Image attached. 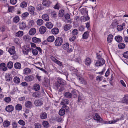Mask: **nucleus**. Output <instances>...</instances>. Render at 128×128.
Instances as JSON below:
<instances>
[{
	"label": "nucleus",
	"instance_id": "obj_1",
	"mask_svg": "<svg viewBox=\"0 0 128 128\" xmlns=\"http://www.w3.org/2000/svg\"><path fill=\"white\" fill-rule=\"evenodd\" d=\"M63 41V40L62 37H58L55 40V45L56 46H60L62 44Z\"/></svg>",
	"mask_w": 128,
	"mask_h": 128
},
{
	"label": "nucleus",
	"instance_id": "obj_2",
	"mask_svg": "<svg viewBox=\"0 0 128 128\" xmlns=\"http://www.w3.org/2000/svg\"><path fill=\"white\" fill-rule=\"evenodd\" d=\"M105 63V60L103 58H101L96 61L95 64L96 66H99L104 64Z\"/></svg>",
	"mask_w": 128,
	"mask_h": 128
},
{
	"label": "nucleus",
	"instance_id": "obj_3",
	"mask_svg": "<svg viewBox=\"0 0 128 128\" xmlns=\"http://www.w3.org/2000/svg\"><path fill=\"white\" fill-rule=\"evenodd\" d=\"M34 79V77L31 75L26 76L24 78V80L27 82H30Z\"/></svg>",
	"mask_w": 128,
	"mask_h": 128
},
{
	"label": "nucleus",
	"instance_id": "obj_4",
	"mask_svg": "<svg viewBox=\"0 0 128 128\" xmlns=\"http://www.w3.org/2000/svg\"><path fill=\"white\" fill-rule=\"evenodd\" d=\"M51 59L55 63L60 66H63V65L62 62L56 59L54 57L52 56L50 57Z\"/></svg>",
	"mask_w": 128,
	"mask_h": 128
},
{
	"label": "nucleus",
	"instance_id": "obj_5",
	"mask_svg": "<svg viewBox=\"0 0 128 128\" xmlns=\"http://www.w3.org/2000/svg\"><path fill=\"white\" fill-rule=\"evenodd\" d=\"M7 69L6 65L4 63H1L0 64V70L4 71H6Z\"/></svg>",
	"mask_w": 128,
	"mask_h": 128
},
{
	"label": "nucleus",
	"instance_id": "obj_6",
	"mask_svg": "<svg viewBox=\"0 0 128 128\" xmlns=\"http://www.w3.org/2000/svg\"><path fill=\"white\" fill-rule=\"evenodd\" d=\"M70 71H73L72 73L75 74L77 76V78L79 76H80L79 73L78 72V70L72 67H71L70 68Z\"/></svg>",
	"mask_w": 128,
	"mask_h": 128
},
{
	"label": "nucleus",
	"instance_id": "obj_7",
	"mask_svg": "<svg viewBox=\"0 0 128 128\" xmlns=\"http://www.w3.org/2000/svg\"><path fill=\"white\" fill-rule=\"evenodd\" d=\"M5 78L6 81L8 82L12 80V76L9 74L7 73L5 75Z\"/></svg>",
	"mask_w": 128,
	"mask_h": 128
},
{
	"label": "nucleus",
	"instance_id": "obj_8",
	"mask_svg": "<svg viewBox=\"0 0 128 128\" xmlns=\"http://www.w3.org/2000/svg\"><path fill=\"white\" fill-rule=\"evenodd\" d=\"M94 119L98 122H102V120L100 116L97 113H96L94 116Z\"/></svg>",
	"mask_w": 128,
	"mask_h": 128
},
{
	"label": "nucleus",
	"instance_id": "obj_9",
	"mask_svg": "<svg viewBox=\"0 0 128 128\" xmlns=\"http://www.w3.org/2000/svg\"><path fill=\"white\" fill-rule=\"evenodd\" d=\"M56 80L58 83L61 85H64L65 84V81L60 78L59 77Z\"/></svg>",
	"mask_w": 128,
	"mask_h": 128
},
{
	"label": "nucleus",
	"instance_id": "obj_10",
	"mask_svg": "<svg viewBox=\"0 0 128 128\" xmlns=\"http://www.w3.org/2000/svg\"><path fill=\"white\" fill-rule=\"evenodd\" d=\"M14 107L12 105H9L7 106L6 108V110L10 112L12 111L14 109Z\"/></svg>",
	"mask_w": 128,
	"mask_h": 128
},
{
	"label": "nucleus",
	"instance_id": "obj_11",
	"mask_svg": "<svg viewBox=\"0 0 128 128\" xmlns=\"http://www.w3.org/2000/svg\"><path fill=\"white\" fill-rule=\"evenodd\" d=\"M34 104L36 106H38L42 104V102L40 100H37L34 101Z\"/></svg>",
	"mask_w": 128,
	"mask_h": 128
},
{
	"label": "nucleus",
	"instance_id": "obj_12",
	"mask_svg": "<svg viewBox=\"0 0 128 128\" xmlns=\"http://www.w3.org/2000/svg\"><path fill=\"white\" fill-rule=\"evenodd\" d=\"M15 50V47L14 46H12L9 49L8 52L11 55H13L16 53Z\"/></svg>",
	"mask_w": 128,
	"mask_h": 128
},
{
	"label": "nucleus",
	"instance_id": "obj_13",
	"mask_svg": "<svg viewBox=\"0 0 128 128\" xmlns=\"http://www.w3.org/2000/svg\"><path fill=\"white\" fill-rule=\"evenodd\" d=\"M42 4L44 6H50L52 2L48 0H42Z\"/></svg>",
	"mask_w": 128,
	"mask_h": 128
},
{
	"label": "nucleus",
	"instance_id": "obj_14",
	"mask_svg": "<svg viewBox=\"0 0 128 128\" xmlns=\"http://www.w3.org/2000/svg\"><path fill=\"white\" fill-rule=\"evenodd\" d=\"M28 10L30 12V13L31 14H34L35 8L34 7L32 6H30L28 8Z\"/></svg>",
	"mask_w": 128,
	"mask_h": 128
},
{
	"label": "nucleus",
	"instance_id": "obj_15",
	"mask_svg": "<svg viewBox=\"0 0 128 128\" xmlns=\"http://www.w3.org/2000/svg\"><path fill=\"white\" fill-rule=\"evenodd\" d=\"M46 30V28L45 26H42L40 28L39 31L40 34H43L45 32Z\"/></svg>",
	"mask_w": 128,
	"mask_h": 128
},
{
	"label": "nucleus",
	"instance_id": "obj_16",
	"mask_svg": "<svg viewBox=\"0 0 128 128\" xmlns=\"http://www.w3.org/2000/svg\"><path fill=\"white\" fill-rule=\"evenodd\" d=\"M47 117L46 113L45 112H42L40 114V117L41 119H44L46 118Z\"/></svg>",
	"mask_w": 128,
	"mask_h": 128
},
{
	"label": "nucleus",
	"instance_id": "obj_17",
	"mask_svg": "<svg viewBox=\"0 0 128 128\" xmlns=\"http://www.w3.org/2000/svg\"><path fill=\"white\" fill-rule=\"evenodd\" d=\"M91 59L89 58H86L84 62L85 64L87 66H89L91 63Z\"/></svg>",
	"mask_w": 128,
	"mask_h": 128
},
{
	"label": "nucleus",
	"instance_id": "obj_18",
	"mask_svg": "<svg viewBox=\"0 0 128 128\" xmlns=\"http://www.w3.org/2000/svg\"><path fill=\"white\" fill-rule=\"evenodd\" d=\"M72 26L70 24H66L63 27L64 30L65 31L69 30L72 28Z\"/></svg>",
	"mask_w": 128,
	"mask_h": 128
},
{
	"label": "nucleus",
	"instance_id": "obj_19",
	"mask_svg": "<svg viewBox=\"0 0 128 128\" xmlns=\"http://www.w3.org/2000/svg\"><path fill=\"white\" fill-rule=\"evenodd\" d=\"M14 66L16 69H20L21 67V64L19 62H16L14 64Z\"/></svg>",
	"mask_w": 128,
	"mask_h": 128
},
{
	"label": "nucleus",
	"instance_id": "obj_20",
	"mask_svg": "<svg viewBox=\"0 0 128 128\" xmlns=\"http://www.w3.org/2000/svg\"><path fill=\"white\" fill-rule=\"evenodd\" d=\"M78 79L80 81L81 84L84 85L86 84H87V82L85 80L84 78L81 77L80 76H79L78 77Z\"/></svg>",
	"mask_w": 128,
	"mask_h": 128
},
{
	"label": "nucleus",
	"instance_id": "obj_21",
	"mask_svg": "<svg viewBox=\"0 0 128 128\" xmlns=\"http://www.w3.org/2000/svg\"><path fill=\"white\" fill-rule=\"evenodd\" d=\"M32 102L30 101H27L25 103V106L26 107L28 108H30L32 106Z\"/></svg>",
	"mask_w": 128,
	"mask_h": 128
},
{
	"label": "nucleus",
	"instance_id": "obj_22",
	"mask_svg": "<svg viewBox=\"0 0 128 128\" xmlns=\"http://www.w3.org/2000/svg\"><path fill=\"white\" fill-rule=\"evenodd\" d=\"M70 102L69 100L67 99H63L60 103L62 105H65L68 104Z\"/></svg>",
	"mask_w": 128,
	"mask_h": 128
},
{
	"label": "nucleus",
	"instance_id": "obj_23",
	"mask_svg": "<svg viewBox=\"0 0 128 128\" xmlns=\"http://www.w3.org/2000/svg\"><path fill=\"white\" fill-rule=\"evenodd\" d=\"M51 31L52 34H58L59 32V29L57 28H53L52 30Z\"/></svg>",
	"mask_w": 128,
	"mask_h": 128
},
{
	"label": "nucleus",
	"instance_id": "obj_24",
	"mask_svg": "<svg viewBox=\"0 0 128 128\" xmlns=\"http://www.w3.org/2000/svg\"><path fill=\"white\" fill-rule=\"evenodd\" d=\"M33 42L34 43H39L41 41V39L40 38H38L36 37H34L32 38Z\"/></svg>",
	"mask_w": 128,
	"mask_h": 128
},
{
	"label": "nucleus",
	"instance_id": "obj_25",
	"mask_svg": "<svg viewBox=\"0 0 128 128\" xmlns=\"http://www.w3.org/2000/svg\"><path fill=\"white\" fill-rule=\"evenodd\" d=\"M115 40L118 42H120L122 40V38L120 36H116L115 37Z\"/></svg>",
	"mask_w": 128,
	"mask_h": 128
},
{
	"label": "nucleus",
	"instance_id": "obj_26",
	"mask_svg": "<svg viewBox=\"0 0 128 128\" xmlns=\"http://www.w3.org/2000/svg\"><path fill=\"white\" fill-rule=\"evenodd\" d=\"M26 26V23L24 22H22L20 24L19 28L20 29L23 30L25 28Z\"/></svg>",
	"mask_w": 128,
	"mask_h": 128
},
{
	"label": "nucleus",
	"instance_id": "obj_27",
	"mask_svg": "<svg viewBox=\"0 0 128 128\" xmlns=\"http://www.w3.org/2000/svg\"><path fill=\"white\" fill-rule=\"evenodd\" d=\"M42 18L44 20L47 21L49 20V16L46 14H44L42 15Z\"/></svg>",
	"mask_w": 128,
	"mask_h": 128
},
{
	"label": "nucleus",
	"instance_id": "obj_28",
	"mask_svg": "<svg viewBox=\"0 0 128 128\" xmlns=\"http://www.w3.org/2000/svg\"><path fill=\"white\" fill-rule=\"evenodd\" d=\"M64 96L66 98H70L72 97V94L69 92H66L64 94Z\"/></svg>",
	"mask_w": 128,
	"mask_h": 128
},
{
	"label": "nucleus",
	"instance_id": "obj_29",
	"mask_svg": "<svg viewBox=\"0 0 128 128\" xmlns=\"http://www.w3.org/2000/svg\"><path fill=\"white\" fill-rule=\"evenodd\" d=\"M90 19V18L88 16H82L80 17V20L82 22H85L88 20Z\"/></svg>",
	"mask_w": 128,
	"mask_h": 128
},
{
	"label": "nucleus",
	"instance_id": "obj_30",
	"mask_svg": "<svg viewBox=\"0 0 128 128\" xmlns=\"http://www.w3.org/2000/svg\"><path fill=\"white\" fill-rule=\"evenodd\" d=\"M46 26L49 29L52 28L53 26L52 24L49 22H47L46 23Z\"/></svg>",
	"mask_w": 128,
	"mask_h": 128
},
{
	"label": "nucleus",
	"instance_id": "obj_31",
	"mask_svg": "<svg viewBox=\"0 0 128 128\" xmlns=\"http://www.w3.org/2000/svg\"><path fill=\"white\" fill-rule=\"evenodd\" d=\"M44 84L46 87L49 86L50 85V80L48 79H46L44 81Z\"/></svg>",
	"mask_w": 128,
	"mask_h": 128
},
{
	"label": "nucleus",
	"instance_id": "obj_32",
	"mask_svg": "<svg viewBox=\"0 0 128 128\" xmlns=\"http://www.w3.org/2000/svg\"><path fill=\"white\" fill-rule=\"evenodd\" d=\"M13 80L14 82L17 84H19L20 82V80L18 76H15L14 79Z\"/></svg>",
	"mask_w": 128,
	"mask_h": 128
},
{
	"label": "nucleus",
	"instance_id": "obj_33",
	"mask_svg": "<svg viewBox=\"0 0 128 128\" xmlns=\"http://www.w3.org/2000/svg\"><path fill=\"white\" fill-rule=\"evenodd\" d=\"M89 35V33L88 31L85 32L82 35V38L84 39L87 38Z\"/></svg>",
	"mask_w": 128,
	"mask_h": 128
},
{
	"label": "nucleus",
	"instance_id": "obj_34",
	"mask_svg": "<svg viewBox=\"0 0 128 128\" xmlns=\"http://www.w3.org/2000/svg\"><path fill=\"white\" fill-rule=\"evenodd\" d=\"M113 36L112 34H109L107 38V41L108 42L110 43L112 41Z\"/></svg>",
	"mask_w": 128,
	"mask_h": 128
},
{
	"label": "nucleus",
	"instance_id": "obj_35",
	"mask_svg": "<svg viewBox=\"0 0 128 128\" xmlns=\"http://www.w3.org/2000/svg\"><path fill=\"white\" fill-rule=\"evenodd\" d=\"M36 29L35 28H32L29 31V34L30 35H33L36 33Z\"/></svg>",
	"mask_w": 128,
	"mask_h": 128
},
{
	"label": "nucleus",
	"instance_id": "obj_36",
	"mask_svg": "<svg viewBox=\"0 0 128 128\" xmlns=\"http://www.w3.org/2000/svg\"><path fill=\"white\" fill-rule=\"evenodd\" d=\"M36 23L37 24L38 26H41L43 24L44 21L42 19H38L36 21Z\"/></svg>",
	"mask_w": 128,
	"mask_h": 128
},
{
	"label": "nucleus",
	"instance_id": "obj_37",
	"mask_svg": "<svg viewBox=\"0 0 128 128\" xmlns=\"http://www.w3.org/2000/svg\"><path fill=\"white\" fill-rule=\"evenodd\" d=\"M23 71L24 73V74H28L30 73L31 70L29 68H26L24 69Z\"/></svg>",
	"mask_w": 128,
	"mask_h": 128
},
{
	"label": "nucleus",
	"instance_id": "obj_38",
	"mask_svg": "<svg viewBox=\"0 0 128 128\" xmlns=\"http://www.w3.org/2000/svg\"><path fill=\"white\" fill-rule=\"evenodd\" d=\"M23 34V32L22 31H19L16 33V36L19 37L22 36Z\"/></svg>",
	"mask_w": 128,
	"mask_h": 128
},
{
	"label": "nucleus",
	"instance_id": "obj_39",
	"mask_svg": "<svg viewBox=\"0 0 128 128\" xmlns=\"http://www.w3.org/2000/svg\"><path fill=\"white\" fill-rule=\"evenodd\" d=\"M69 44L68 43L64 44L62 46L63 48L65 50H67L69 48Z\"/></svg>",
	"mask_w": 128,
	"mask_h": 128
},
{
	"label": "nucleus",
	"instance_id": "obj_40",
	"mask_svg": "<svg viewBox=\"0 0 128 128\" xmlns=\"http://www.w3.org/2000/svg\"><path fill=\"white\" fill-rule=\"evenodd\" d=\"M10 124V121L6 120L4 121L3 123V126L5 127H8Z\"/></svg>",
	"mask_w": 128,
	"mask_h": 128
},
{
	"label": "nucleus",
	"instance_id": "obj_41",
	"mask_svg": "<svg viewBox=\"0 0 128 128\" xmlns=\"http://www.w3.org/2000/svg\"><path fill=\"white\" fill-rule=\"evenodd\" d=\"M65 110L64 108H61L59 112V114L61 116H63L65 114Z\"/></svg>",
	"mask_w": 128,
	"mask_h": 128
},
{
	"label": "nucleus",
	"instance_id": "obj_42",
	"mask_svg": "<svg viewBox=\"0 0 128 128\" xmlns=\"http://www.w3.org/2000/svg\"><path fill=\"white\" fill-rule=\"evenodd\" d=\"M54 40V37L53 36H49L47 39L48 42H53Z\"/></svg>",
	"mask_w": 128,
	"mask_h": 128
},
{
	"label": "nucleus",
	"instance_id": "obj_43",
	"mask_svg": "<svg viewBox=\"0 0 128 128\" xmlns=\"http://www.w3.org/2000/svg\"><path fill=\"white\" fill-rule=\"evenodd\" d=\"M34 90L36 91H38L40 88V85L38 84H35L34 86Z\"/></svg>",
	"mask_w": 128,
	"mask_h": 128
},
{
	"label": "nucleus",
	"instance_id": "obj_44",
	"mask_svg": "<svg viewBox=\"0 0 128 128\" xmlns=\"http://www.w3.org/2000/svg\"><path fill=\"white\" fill-rule=\"evenodd\" d=\"M51 16L53 17H56L57 14L56 12L54 10H52L50 12Z\"/></svg>",
	"mask_w": 128,
	"mask_h": 128
},
{
	"label": "nucleus",
	"instance_id": "obj_45",
	"mask_svg": "<svg viewBox=\"0 0 128 128\" xmlns=\"http://www.w3.org/2000/svg\"><path fill=\"white\" fill-rule=\"evenodd\" d=\"M27 3L25 1L23 2L20 4V6L22 8H26L27 6Z\"/></svg>",
	"mask_w": 128,
	"mask_h": 128
},
{
	"label": "nucleus",
	"instance_id": "obj_46",
	"mask_svg": "<svg viewBox=\"0 0 128 128\" xmlns=\"http://www.w3.org/2000/svg\"><path fill=\"white\" fill-rule=\"evenodd\" d=\"M15 108L17 110H20L22 109V107L21 104H18L16 106Z\"/></svg>",
	"mask_w": 128,
	"mask_h": 128
},
{
	"label": "nucleus",
	"instance_id": "obj_47",
	"mask_svg": "<svg viewBox=\"0 0 128 128\" xmlns=\"http://www.w3.org/2000/svg\"><path fill=\"white\" fill-rule=\"evenodd\" d=\"M29 51V49L26 48H24L22 50L23 53L24 54H28Z\"/></svg>",
	"mask_w": 128,
	"mask_h": 128
},
{
	"label": "nucleus",
	"instance_id": "obj_48",
	"mask_svg": "<svg viewBox=\"0 0 128 128\" xmlns=\"http://www.w3.org/2000/svg\"><path fill=\"white\" fill-rule=\"evenodd\" d=\"M42 124L44 127L46 128L48 127L49 126V123L47 121H45L43 122L42 123Z\"/></svg>",
	"mask_w": 128,
	"mask_h": 128
},
{
	"label": "nucleus",
	"instance_id": "obj_49",
	"mask_svg": "<svg viewBox=\"0 0 128 128\" xmlns=\"http://www.w3.org/2000/svg\"><path fill=\"white\" fill-rule=\"evenodd\" d=\"M44 8L42 5L41 4H38L36 6V9L39 10H42Z\"/></svg>",
	"mask_w": 128,
	"mask_h": 128
},
{
	"label": "nucleus",
	"instance_id": "obj_50",
	"mask_svg": "<svg viewBox=\"0 0 128 128\" xmlns=\"http://www.w3.org/2000/svg\"><path fill=\"white\" fill-rule=\"evenodd\" d=\"M7 66L9 68H12L13 66V63L12 62L10 61L8 62L7 64Z\"/></svg>",
	"mask_w": 128,
	"mask_h": 128
},
{
	"label": "nucleus",
	"instance_id": "obj_51",
	"mask_svg": "<svg viewBox=\"0 0 128 128\" xmlns=\"http://www.w3.org/2000/svg\"><path fill=\"white\" fill-rule=\"evenodd\" d=\"M64 14V10H61L59 11L58 14L59 16L60 17H62L63 16Z\"/></svg>",
	"mask_w": 128,
	"mask_h": 128
},
{
	"label": "nucleus",
	"instance_id": "obj_52",
	"mask_svg": "<svg viewBox=\"0 0 128 128\" xmlns=\"http://www.w3.org/2000/svg\"><path fill=\"white\" fill-rule=\"evenodd\" d=\"M78 33V30L76 29L73 30L72 32V34L74 36H75L77 35Z\"/></svg>",
	"mask_w": 128,
	"mask_h": 128
},
{
	"label": "nucleus",
	"instance_id": "obj_53",
	"mask_svg": "<svg viewBox=\"0 0 128 128\" xmlns=\"http://www.w3.org/2000/svg\"><path fill=\"white\" fill-rule=\"evenodd\" d=\"M123 101L124 102L128 103V96H125L123 98Z\"/></svg>",
	"mask_w": 128,
	"mask_h": 128
},
{
	"label": "nucleus",
	"instance_id": "obj_54",
	"mask_svg": "<svg viewBox=\"0 0 128 128\" xmlns=\"http://www.w3.org/2000/svg\"><path fill=\"white\" fill-rule=\"evenodd\" d=\"M71 93L72 94V96H73L74 98H76L77 97V94L75 90H72Z\"/></svg>",
	"mask_w": 128,
	"mask_h": 128
},
{
	"label": "nucleus",
	"instance_id": "obj_55",
	"mask_svg": "<svg viewBox=\"0 0 128 128\" xmlns=\"http://www.w3.org/2000/svg\"><path fill=\"white\" fill-rule=\"evenodd\" d=\"M125 44L123 43H120L118 45L119 48L120 49L124 48L125 47Z\"/></svg>",
	"mask_w": 128,
	"mask_h": 128
},
{
	"label": "nucleus",
	"instance_id": "obj_56",
	"mask_svg": "<svg viewBox=\"0 0 128 128\" xmlns=\"http://www.w3.org/2000/svg\"><path fill=\"white\" fill-rule=\"evenodd\" d=\"M12 124L13 128H16L17 127V122L15 121L12 122Z\"/></svg>",
	"mask_w": 128,
	"mask_h": 128
},
{
	"label": "nucleus",
	"instance_id": "obj_57",
	"mask_svg": "<svg viewBox=\"0 0 128 128\" xmlns=\"http://www.w3.org/2000/svg\"><path fill=\"white\" fill-rule=\"evenodd\" d=\"M88 11L86 10H84L83 11L81 12L82 14L84 16H88Z\"/></svg>",
	"mask_w": 128,
	"mask_h": 128
},
{
	"label": "nucleus",
	"instance_id": "obj_58",
	"mask_svg": "<svg viewBox=\"0 0 128 128\" xmlns=\"http://www.w3.org/2000/svg\"><path fill=\"white\" fill-rule=\"evenodd\" d=\"M62 108H64V110H65V112L68 111L69 109V107L66 105H63L62 106Z\"/></svg>",
	"mask_w": 128,
	"mask_h": 128
},
{
	"label": "nucleus",
	"instance_id": "obj_59",
	"mask_svg": "<svg viewBox=\"0 0 128 128\" xmlns=\"http://www.w3.org/2000/svg\"><path fill=\"white\" fill-rule=\"evenodd\" d=\"M4 100L6 103H9L11 100V98L9 97H6L4 98Z\"/></svg>",
	"mask_w": 128,
	"mask_h": 128
},
{
	"label": "nucleus",
	"instance_id": "obj_60",
	"mask_svg": "<svg viewBox=\"0 0 128 128\" xmlns=\"http://www.w3.org/2000/svg\"><path fill=\"white\" fill-rule=\"evenodd\" d=\"M18 123L20 124L22 126H24L26 124V123L23 120H20L18 122Z\"/></svg>",
	"mask_w": 128,
	"mask_h": 128
},
{
	"label": "nucleus",
	"instance_id": "obj_61",
	"mask_svg": "<svg viewBox=\"0 0 128 128\" xmlns=\"http://www.w3.org/2000/svg\"><path fill=\"white\" fill-rule=\"evenodd\" d=\"M32 54L36 56L38 54V51L36 49H34L32 48Z\"/></svg>",
	"mask_w": 128,
	"mask_h": 128
},
{
	"label": "nucleus",
	"instance_id": "obj_62",
	"mask_svg": "<svg viewBox=\"0 0 128 128\" xmlns=\"http://www.w3.org/2000/svg\"><path fill=\"white\" fill-rule=\"evenodd\" d=\"M123 28L122 26L121 25H119L117 26V29L119 31L122 30Z\"/></svg>",
	"mask_w": 128,
	"mask_h": 128
},
{
	"label": "nucleus",
	"instance_id": "obj_63",
	"mask_svg": "<svg viewBox=\"0 0 128 128\" xmlns=\"http://www.w3.org/2000/svg\"><path fill=\"white\" fill-rule=\"evenodd\" d=\"M102 78L103 77L102 76H98L96 77V80L100 82L102 80Z\"/></svg>",
	"mask_w": 128,
	"mask_h": 128
},
{
	"label": "nucleus",
	"instance_id": "obj_64",
	"mask_svg": "<svg viewBox=\"0 0 128 128\" xmlns=\"http://www.w3.org/2000/svg\"><path fill=\"white\" fill-rule=\"evenodd\" d=\"M29 14L28 12H26L23 13L22 15V17L23 18H25L27 17L29 15Z\"/></svg>",
	"mask_w": 128,
	"mask_h": 128
}]
</instances>
